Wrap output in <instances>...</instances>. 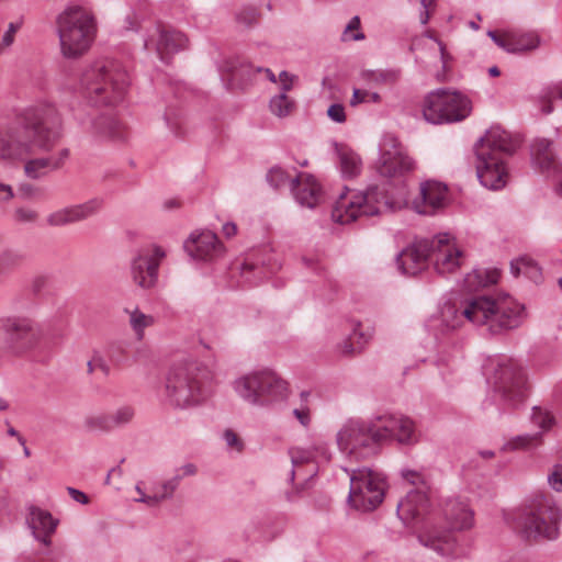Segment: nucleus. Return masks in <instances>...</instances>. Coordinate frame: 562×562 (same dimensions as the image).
<instances>
[{"label": "nucleus", "mask_w": 562, "mask_h": 562, "mask_svg": "<svg viewBox=\"0 0 562 562\" xmlns=\"http://www.w3.org/2000/svg\"><path fill=\"white\" fill-rule=\"evenodd\" d=\"M183 248L190 257L198 260H213L224 252L223 244L211 231L192 233L184 241Z\"/></svg>", "instance_id": "aec40b11"}, {"label": "nucleus", "mask_w": 562, "mask_h": 562, "mask_svg": "<svg viewBox=\"0 0 562 562\" xmlns=\"http://www.w3.org/2000/svg\"><path fill=\"white\" fill-rule=\"evenodd\" d=\"M42 327L21 315L0 317V348L7 355L22 358L36 350L42 342Z\"/></svg>", "instance_id": "f8f14e48"}, {"label": "nucleus", "mask_w": 562, "mask_h": 562, "mask_svg": "<svg viewBox=\"0 0 562 562\" xmlns=\"http://www.w3.org/2000/svg\"><path fill=\"white\" fill-rule=\"evenodd\" d=\"M60 53L67 59L83 56L95 40L98 25L94 14L81 5H69L56 19Z\"/></svg>", "instance_id": "423d86ee"}, {"label": "nucleus", "mask_w": 562, "mask_h": 562, "mask_svg": "<svg viewBox=\"0 0 562 562\" xmlns=\"http://www.w3.org/2000/svg\"><path fill=\"white\" fill-rule=\"evenodd\" d=\"M385 482L381 474L369 468L351 470L348 502L363 512L375 509L384 498Z\"/></svg>", "instance_id": "dca6fc26"}, {"label": "nucleus", "mask_w": 562, "mask_h": 562, "mask_svg": "<svg viewBox=\"0 0 562 562\" xmlns=\"http://www.w3.org/2000/svg\"><path fill=\"white\" fill-rule=\"evenodd\" d=\"M125 313L130 316L128 323L136 338L142 340L145 335V329L155 324L154 316L143 313L138 307L134 310L125 308Z\"/></svg>", "instance_id": "c9c22d12"}, {"label": "nucleus", "mask_w": 562, "mask_h": 562, "mask_svg": "<svg viewBox=\"0 0 562 562\" xmlns=\"http://www.w3.org/2000/svg\"><path fill=\"white\" fill-rule=\"evenodd\" d=\"M259 12L255 7H244L236 13L238 24L251 27L258 23Z\"/></svg>", "instance_id": "c03bdc74"}, {"label": "nucleus", "mask_w": 562, "mask_h": 562, "mask_svg": "<svg viewBox=\"0 0 562 562\" xmlns=\"http://www.w3.org/2000/svg\"><path fill=\"white\" fill-rule=\"evenodd\" d=\"M529 422L533 427L539 429L535 434H541V439L544 440V435L555 426L557 418L548 408L533 406L531 408Z\"/></svg>", "instance_id": "72a5a7b5"}, {"label": "nucleus", "mask_w": 562, "mask_h": 562, "mask_svg": "<svg viewBox=\"0 0 562 562\" xmlns=\"http://www.w3.org/2000/svg\"><path fill=\"white\" fill-rule=\"evenodd\" d=\"M269 108L276 116L285 117L295 108V102L290 99L288 94H284V92H280L271 98Z\"/></svg>", "instance_id": "58836bf2"}, {"label": "nucleus", "mask_w": 562, "mask_h": 562, "mask_svg": "<svg viewBox=\"0 0 562 562\" xmlns=\"http://www.w3.org/2000/svg\"><path fill=\"white\" fill-rule=\"evenodd\" d=\"M198 472V469L195 464L193 463H187L176 470V473H180L181 480L186 476H192L195 475Z\"/></svg>", "instance_id": "69168bd1"}, {"label": "nucleus", "mask_w": 562, "mask_h": 562, "mask_svg": "<svg viewBox=\"0 0 562 562\" xmlns=\"http://www.w3.org/2000/svg\"><path fill=\"white\" fill-rule=\"evenodd\" d=\"M103 205V200L93 198L85 203L68 206L52 213L47 222L52 226H64L67 224L83 221L97 214Z\"/></svg>", "instance_id": "4be33fe9"}, {"label": "nucleus", "mask_w": 562, "mask_h": 562, "mask_svg": "<svg viewBox=\"0 0 562 562\" xmlns=\"http://www.w3.org/2000/svg\"><path fill=\"white\" fill-rule=\"evenodd\" d=\"M234 390L251 405L268 406L286 401L288 382L271 370L246 374L234 382Z\"/></svg>", "instance_id": "9b49d317"}, {"label": "nucleus", "mask_w": 562, "mask_h": 562, "mask_svg": "<svg viewBox=\"0 0 562 562\" xmlns=\"http://www.w3.org/2000/svg\"><path fill=\"white\" fill-rule=\"evenodd\" d=\"M68 157H69V149L68 148H63L58 153L57 157H50L52 158V170L59 169L64 165V162L66 161V159Z\"/></svg>", "instance_id": "052dcab7"}, {"label": "nucleus", "mask_w": 562, "mask_h": 562, "mask_svg": "<svg viewBox=\"0 0 562 562\" xmlns=\"http://www.w3.org/2000/svg\"><path fill=\"white\" fill-rule=\"evenodd\" d=\"M380 423L349 419L337 434V443L342 452L355 459H366L378 452L382 442Z\"/></svg>", "instance_id": "4468645a"}, {"label": "nucleus", "mask_w": 562, "mask_h": 562, "mask_svg": "<svg viewBox=\"0 0 562 562\" xmlns=\"http://www.w3.org/2000/svg\"><path fill=\"white\" fill-rule=\"evenodd\" d=\"M13 198V190L10 186L0 183V201H9Z\"/></svg>", "instance_id": "338daca9"}, {"label": "nucleus", "mask_w": 562, "mask_h": 562, "mask_svg": "<svg viewBox=\"0 0 562 562\" xmlns=\"http://www.w3.org/2000/svg\"><path fill=\"white\" fill-rule=\"evenodd\" d=\"M92 132L103 138L122 140L125 138V128L122 123L110 115H99L91 122Z\"/></svg>", "instance_id": "c756f323"}, {"label": "nucleus", "mask_w": 562, "mask_h": 562, "mask_svg": "<svg viewBox=\"0 0 562 562\" xmlns=\"http://www.w3.org/2000/svg\"><path fill=\"white\" fill-rule=\"evenodd\" d=\"M266 179L268 183L274 189H279L280 187L285 186L286 183L291 186L292 180L290 176L286 173V171L278 166L272 167L268 171Z\"/></svg>", "instance_id": "37998d69"}, {"label": "nucleus", "mask_w": 562, "mask_h": 562, "mask_svg": "<svg viewBox=\"0 0 562 562\" xmlns=\"http://www.w3.org/2000/svg\"><path fill=\"white\" fill-rule=\"evenodd\" d=\"M291 190L296 202L306 207H314L321 198V186L313 176L300 173L291 180Z\"/></svg>", "instance_id": "393cba45"}, {"label": "nucleus", "mask_w": 562, "mask_h": 562, "mask_svg": "<svg viewBox=\"0 0 562 562\" xmlns=\"http://www.w3.org/2000/svg\"><path fill=\"white\" fill-rule=\"evenodd\" d=\"M442 512L450 529H442L436 526L426 527L418 533L417 538L422 546L445 557L452 554L456 549V539L452 530L461 531L472 528L474 525V513L468 503L460 498L448 499Z\"/></svg>", "instance_id": "1a4fd4ad"}, {"label": "nucleus", "mask_w": 562, "mask_h": 562, "mask_svg": "<svg viewBox=\"0 0 562 562\" xmlns=\"http://www.w3.org/2000/svg\"><path fill=\"white\" fill-rule=\"evenodd\" d=\"M402 476L412 485H419L424 482L423 475L414 470H403Z\"/></svg>", "instance_id": "4d7b16f0"}, {"label": "nucleus", "mask_w": 562, "mask_h": 562, "mask_svg": "<svg viewBox=\"0 0 562 562\" xmlns=\"http://www.w3.org/2000/svg\"><path fill=\"white\" fill-rule=\"evenodd\" d=\"M400 76L398 69L366 70L362 74L363 79L375 85H394Z\"/></svg>", "instance_id": "4c0bfd02"}, {"label": "nucleus", "mask_w": 562, "mask_h": 562, "mask_svg": "<svg viewBox=\"0 0 562 562\" xmlns=\"http://www.w3.org/2000/svg\"><path fill=\"white\" fill-rule=\"evenodd\" d=\"M25 255L18 250L8 249L0 254V272L20 267Z\"/></svg>", "instance_id": "a19ab883"}, {"label": "nucleus", "mask_w": 562, "mask_h": 562, "mask_svg": "<svg viewBox=\"0 0 562 562\" xmlns=\"http://www.w3.org/2000/svg\"><path fill=\"white\" fill-rule=\"evenodd\" d=\"M532 162L541 172L558 171L552 142L547 138H538L531 145Z\"/></svg>", "instance_id": "cd10ccee"}, {"label": "nucleus", "mask_w": 562, "mask_h": 562, "mask_svg": "<svg viewBox=\"0 0 562 562\" xmlns=\"http://www.w3.org/2000/svg\"><path fill=\"white\" fill-rule=\"evenodd\" d=\"M543 439H541V434H521L512 437L508 439L502 447V451L504 452H513V451H530L539 448L543 445Z\"/></svg>", "instance_id": "7c9ffc66"}, {"label": "nucleus", "mask_w": 562, "mask_h": 562, "mask_svg": "<svg viewBox=\"0 0 562 562\" xmlns=\"http://www.w3.org/2000/svg\"><path fill=\"white\" fill-rule=\"evenodd\" d=\"M519 146V138L501 126H492L477 139L474 145L475 168L483 187L491 190L505 187L508 173L503 157L513 155Z\"/></svg>", "instance_id": "7ed1b4c3"}, {"label": "nucleus", "mask_w": 562, "mask_h": 562, "mask_svg": "<svg viewBox=\"0 0 562 562\" xmlns=\"http://www.w3.org/2000/svg\"><path fill=\"white\" fill-rule=\"evenodd\" d=\"M80 83L90 103L114 105L124 99L130 79L117 63L98 61L82 72Z\"/></svg>", "instance_id": "0eeeda50"}, {"label": "nucleus", "mask_w": 562, "mask_h": 562, "mask_svg": "<svg viewBox=\"0 0 562 562\" xmlns=\"http://www.w3.org/2000/svg\"><path fill=\"white\" fill-rule=\"evenodd\" d=\"M226 70L233 81L246 83L256 72L265 71L271 82H276V75L270 68L254 67L250 63L239 58H229L226 61Z\"/></svg>", "instance_id": "bb28decb"}, {"label": "nucleus", "mask_w": 562, "mask_h": 562, "mask_svg": "<svg viewBox=\"0 0 562 562\" xmlns=\"http://www.w3.org/2000/svg\"><path fill=\"white\" fill-rule=\"evenodd\" d=\"M212 371L196 360L171 366L165 381L166 401L176 408H190L203 403L211 394Z\"/></svg>", "instance_id": "20e7f679"}, {"label": "nucleus", "mask_w": 562, "mask_h": 562, "mask_svg": "<svg viewBox=\"0 0 562 562\" xmlns=\"http://www.w3.org/2000/svg\"><path fill=\"white\" fill-rule=\"evenodd\" d=\"M447 186L428 180L420 183L419 195L413 201L414 209L423 215H432L442 209L447 198Z\"/></svg>", "instance_id": "412c9836"}, {"label": "nucleus", "mask_w": 562, "mask_h": 562, "mask_svg": "<svg viewBox=\"0 0 562 562\" xmlns=\"http://www.w3.org/2000/svg\"><path fill=\"white\" fill-rule=\"evenodd\" d=\"M370 335L362 333L358 327L349 335L348 338L338 345V350L344 356L359 353L368 342Z\"/></svg>", "instance_id": "e433bc0d"}, {"label": "nucleus", "mask_w": 562, "mask_h": 562, "mask_svg": "<svg viewBox=\"0 0 562 562\" xmlns=\"http://www.w3.org/2000/svg\"><path fill=\"white\" fill-rule=\"evenodd\" d=\"M499 273L496 269L482 270L474 269L464 278V288L468 291H476L480 288L487 286L497 282Z\"/></svg>", "instance_id": "f704fd0d"}, {"label": "nucleus", "mask_w": 562, "mask_h": 562, "mask_svg": "<svg viewBox=\"0 0 562 562\" xmlns=\"http://www.w3.org/2000/svg\"><path fill=\"white\" fill-rule=\"evenodd\" d=\"M166 257L160 246H148L137 250L131 260V277L134 283L143 290L156 286L161 260Z\"/></svg>", "instance_id": "a211bd4d"}, {"label": "nucleus", "mask_w": 562, "mask_h": 562, "mask_svg": "<svg viewBox=\"0 0 562 562\" xmlns=\"http://www.w3.org/2000/svg\"><path fill=\"white\" fill-rule=\"evenodd\" d=\"M442 317L452 329L467 319L475 326L485 327L490 334L497 335L519 327L526 313L525 305L508 294L497 297L476 295L468 300L461 310L454 305H447L442 311Z\"/></svg>", "instance_id": "f03ea898"}, {"label": "nucleus", "mask_w": 562, "mask_h": 562, "mask_svg": "<svg viewBox=\"0 0 562 562\" xmlns=\"http://www.w3.org/2000/svg\"><path fill=\"white\" fill-rule=\"evenodd\" d=\"M100 370L104 375L110 374V367L104 358L95 352L93 357L87 362L88 373H92L94 370Z\"/></svg>", "instance_id": "de8ad7c7"}, {"label": "nucleus", "mask_w": 562, "mask_h": 562, "mask_svg": "<svg viewBox=\"0 0 562 562\" xmlns=\"http://www.w3.org/2000/svg\"><path fill=\"white\" fill-rule=\"evenodd\" d=\"M61 137V120L54 106L27 110L23 116L0 130V160L14 164L33 154L36 146L50 150Z\"/></svg>", "instance_id": "f257e3e1"}, {"label": "nucleus", "mask_w": 562, "mask_h": 562, "mask_svg": "<svg viewBox=\"0 0 562 562\" xmlns=\"http://www.w3.org/2000/svg\"><path fill=\"white\" fill-rule=\"evenodd\" d=\"M27 524L34 538L48 547L50 544V536L55 532L58 520L48 510L32 506Z\"/></svg>", "instance_id": "b1692460"}, {"label": "nucleus", "mask_w": 562, "mask_h": 562, "mask_svg": "<svg viewBox=\"0 0 562 562\" xmlns=\"http://www.w3.org/2000/svg\"><path fill=\"white\" fill-rule=\"evenodd\" d=\"M461 256V250L451 247L450 235L443 233L407 246L397 255L396 262L403 274L416 276L427 267L428 260L431 259L438 273L445 274L454 271L460 266Z\"/></svg>", "instance_id": "39448f33"}, {"label": "nucleus", "mask_w": 562, "mask_h": 562, "mask_svg": "<svg viewBox=\"0 0 562 562\" xmlns=\"http://www.w3.org/2000/svg\"><path fill=\"white\" fill-rule=\"evenodd\" d=\"M327 115L336 123H344L346 121L345 108L340 103L331 104L327 110Z\"/></svg>", "instance_id": "864d4df0"}, {"label": "nucleus", "mask_w": 562, "mask_h": 562, "mask_svg": "<svg viewBox=\"0 0 562 562\" xmlns=\"http://www.w3.org/2000/svg\"><path fill=\"white\" fill-rule=\"evenodd\" d=\"M384 187L374 184L367 188L364 192L351 193L346 187L336 200L331 217L336 223L349 224L366 216H374L381 213L382 209H390Z\"/></svg>", "instance_id": "9d476101"}, {"label": "nucleus", "mask_w": 562, "mask_h": 562, "mask_svg": "<svg viewBox=\"0 0 562 562\" xmlns=\"http://www.w3.org/2000/svg\"><path fill=\"white\" fill-rule=\"evenodd\" d=\"M67 492L74 501H76L80 504L85 505L89 502L88 496L83 492H81L75 487H67Z\"/></svg>", "instance_id": "0e129e2a"}, {"label": "nucleus", "mask_w": 562, "mask_h": 562, "mask_svg": "<svg viewBox=\"0 0 562 562\" xmlns=\"http://www.w3.org/2000/svg\"><path fill=\"white\" fill-rule=\"evenodd\" d=\"M427 503L426 496L419 491L409 492L404 499L397 504V514L406 515L411 518L418 517Z\"/></svg>", "instance_id": "473e14b6"}, {"label": "nucleus", "mask_w": 562, "mask_h": 562, "mask_svg": "<svg viewBox=\"0 0 562 562\" xmlns=\"http://www.w3.org/2000/svg\"><path fill=\"white\" fill-rule=\"evenodd\" d=\"M135 416L134 407L124 405L119 407L111 414L91 417L87 420V425L92 429L110 431L114 428L123 427L130 424Z\"/></svg>", "instance_id": "a878e982"}, {"label": "nucleus", "mask_w": 562, "mask_h": 562, "mask_svg": "<svg viewBox=\"0 0 562 562\" xmlns=\"http://www.w3.org/2000/svg\"><path fill=\"white\" fill-rule=\"evenodd\" d=\"M166 498H161V493L160 491L157 492L156 494L154 495H143V497H137L135 498L136 502H139V503H145V504H148L150 506H154V505H157L158 503L165 501Z\"/></svg>", "instance_id": "e2e57ef3"}, {"label": "nucleus", "mask_w": 562, "mask_h": 562, "mask_svg": "<svg viewBox=\"0 0 562 562\" xmlns=\"http://www.w3.org/2000/svg\"><path fill=\"white\" fill-rule=\"evenodd\" d=\"M337 164L344 179H353L361 173L362 160L350 147L335 143Z\"/></svg>", "instance_id": "c85d7f7f"}, {"label": "nucleus", "mask_w": 562, "mask_h": 562, "mask_svg": "<svg viewBox=\"0 0 562 562\" xmlns=\"http://www.w3.org/2000/svg\"><path fill=\"white\" fill-rule=\"evenodd\" d=\"M494 398L503 409H516L526 400V375L522 368L512 359L499 358L488 378Z\"/></svg>", "instance_id": "ddd939ff"}, {"label": "nucleus", "mask_w": 562, "mask_h": 562, "mask_svg": "<svg viewBox=\"0 0 562 562\" xmlns=\"http://www.w3.org/2000/svg\"><path fill=\"white\" fill-rule=\"evenodd\" d=\"M180 482V473H175V475L171 479L165 481L160 486L161 498H171L175 491L178 488Z\"/></svg>", "instance_id": "09e8293b"}, {"label": "nucleus", "mask_w": 562, "mask_h": 562, "mask_svg": "<svg viewBox=\"0 0 562 562\" xmlns=\"http://www.w3.org/2000/svg\"><path fill=\"white\" fill-rule=\"evenodd\" d=\"M360 27V19L358 15H355L350 19V21L348 22V24L346 25L345 27V31L342 33V36H341V40L344 42L346 41H362L364 40V34L362 32H356L353 34H350L349 35V32L350 31H358Z\"/></svg>", "instance_id": "49530a36"}, {"label": "nucleus", "mask_w": 562, "mask_h": 562, "mask_svg": "<svg viewBox=\"0 0 562 562\" xmlns=\"http://www.w3.org/2000/svg\"><path fill=\"white\" fill-rule=\"evenodd\" d=\"M222 232L227 238H231L236 235L237 226L233 222L225 223L222 227Z\"/></svg>", "instance_id": "774afa93"}, {"label": "nucleus", "mask_w": 562, "mask_h": 562, "mask_svg": "<svg viewBox=\"0 0 562 562\" xmlns=\"http://www.w3.org/2000/svg\"><path fill=\"white\" fill-rule=\"evenodd\" d=\"M548 483L555 492H562V464L557 463L548 474Z\"/></svg>", "instance_id": "3c124183"}, {"label": "nucleus", "mask_w": 562, "mask_h": 562, "mask_svg": "<svg viewBox=\"0 0 562 562\" xmlns=\"http://www.w3.org/2000/svg\"><path fill=\"white\" fill-rule=\"evenodd\" d=\"M471 110L468 97L459 91L442 88L429 92L423 104V115L432 124L463 121L470 115Z\"/></svg>", "instance_id": "2eb2a0df"}, {"label": "nucleus", "mask_w": 562, "mask_h": 562, "mask_svg": "<svg viewBox=\"0 0 562 562\" xmlns=\"http://www.w3.org/2000/svg\"><path fill=\"white\" fill-rule=\"evenodd\" d=\"M381 95L378 92H369L367 90L353 89L352 97L350 99V105L357 106L363 102L379 103Z\"/></svg>", "instance_id": "a18cd8bd"}, {"label": "nucleus", "mask_w": 562, "mask_h": 562, "mask_svg": "<svg viewBox=\"0 0 562 562\" xmlns=\"http://www.w3.org/2000/svg\"><path fill=\"white\" fill-rule=\"evenodd\" d=\"M487 35L491 37V40L499 47H502L504 50L507 52L508 49V33L505 35H498L495 31H488Z\"/></svg>", "instance_id": "13d9d810"}, {"label": "nucleus", "mask_w": 562, "mask_h": 562, "mask_svg": "<svg viewBox=\"0 0 562 562\" xmlns=\"http://www.w3.org/2000/svg\"><path fill=\"white\" fill-rule=\"evenodd\" d=\"M290 456L293 467L308 462L312 459V453L310 451L300 448L290 449Z\"/></svg>", "instance_id": "603ef678"}, {"label": "nucleus", "mask_w": 562, "mask_h": 562, "mask_svg": "<svg viewBox=\"0 0 562 562\" xmlns=\"http://www.w3.org/2000/svg\"><path fill=\"white\" fill-rule=\"evenodd\" d=\"M382 429V441L389 438L396 439L400 443H413L416 441L415 426L408 417H378Z\"/></svg>", "instance_id": "5701e85b"}, {"label": "nucleus", "mask_w": 562, "mask_h": 562, "mask_svg": "<svg viewBox=\"0 0 562 562\" xmlns=\"http://www.w3.org/2000/svg\"><path fill=\"white\" fill-rule=\"evenodd\" d=\"M293 415L300 422V424L304 427H307L311 423L310 409L306 406H302L301 408H294Z\"/></svg>", "instance_id": "6e6d98bb"}, {"label": "nucleus", "mask_w": 562, "mask_h": 562, "mask_svg": "<svg viewBox=\"0 0 562 562\" xmlns=\"http://www.w3.org/2000/svg\"><path fill=\"white\" fill-rule=\"evenodd\" d=\"M562 100V83L549 87L541 95V111L543 114H550L553 111V101Z\"/></svg>", "instance_id": "79ce46f5"}, {"label": "nucleus", "mask_w": 562, "mask_h": 562, "mask_svg": "<svg viewBox=\"0 0 562 562\" xmlns=\"http://www.w3.org/2000/svg\"><path fill=\"white\" fill-rule=\"evenodd\" d=\"M15 218L20 222H32L36 218V213L30 209H18Z\"/></svg>", "instance_id": "bf43d9fd"}, {"label": "nucleus", "mask_w": 562, "mask_h": 562, "mask_svg": "<svg viewBox=\"0 0 562 562\" xmlns=\"http://www.w3.org/2000/svg\"><path fill=\"white\" fill-rule=\"evenodd\" d=\"M47 168L52 169V158H35L25 162L24 172L31 179H40Z\"/></svg>", "instance_id": "ea45409f"}, {"label": "nucleus", "mask_w": 562, "mask_h": 562, "mask_svg": "<svg viewBox=\"0 0 562 562\" xmlns=\"http://www.w3.org/2000/svg\"><path fill=\"white\" fill-rule=\"evenodd\" d=\"M18 29H19V25L15 23H10L8 25V30L5 31V33L2 36V41H1L2 47H9L13 44L14 35H15Z\"/></svg>", "instance_id": "5fc2aeb1"}, {"label": "nucleus", "mask_w": 562, "mask_h": 562, "mask_svg": "<svg viewBox=\"0 0 562 562\" xmlns=\"http://www.w3.org/2000/svg\"><path fill=\"white\" fill-rule=\"evenodd\" d=\"M540 44L538 34L533 32H510L508 33V53H524L536 49Z\"/></svg>", "instance_id": "2f4dec72"}, {"label": "nucleus", "mask_w": 562, "mask_h": 562, "mask_svg": "<svg viewBox=\"0 0 562 562\" xmlns=\"http://www.w3.org/2000/svg\"><path fill=\"white\" fill-rule=\"evenodd\" d=\"M188 45L187 36L175 29L157 26L155 34L145 40L146 49H155L164 63H168L170 56L184 49Z\"/></svg>", "instance_id": "6ab92c4d"}, {"label": "nucleus", "mask_w": 562, "mask_h": 562, "mask_svg": "<svg viewBox=\"0 0 562 562\" xmlns=\"http://www.w3.org/2000/svg\"><path fill=\"white\" fill-rule=\"evenodd\" d=\"M536 268L537 267L533 263V261L526 257L513 260L510 262V270L515 277L519 276L521 272L527 273L528 270L536 269Z\"/></svg>", "instance_id": "8fccbe9b"}, {"label": "nucleus", "mask_w": 562, "mask_h": 562, "mask_svg": "<svg viewBox=\"0 0 562 562\" xmlns=\"http://www.w3.org/2000/svg\"><path fill=\"white\" fill-rule=\"evenodd\" d=\"M561 510L542 495L536 496L514 516L515 530L526 540H555L559 536Z\"/></svg>", "instance_id": "6e6552de"}, {"label": "nucleus", "mask_w": 562, "mask_h": 562, "mask_svg": "<svg viewBox=\"0 0 562 562\" xmlns=\"http://www.w3.org/2000/svg\"><path fill=\"white\" fill-rule=\"evenodd\" d=\"M414 168V160L397 137L385 134L380 143V157L376 162L379 175L385 178H402L411 173Z\"/></svg>", "instance_id": "f3484780"}, {"label": "nucleus", "mask_w": 562, "mask_h": 562, "mask_svg": "<svg viewBox=\"0 0 562 562\" xmlns=\"http://www.w3.org/2000/svg\"><path fill=\"white\" fill-rule=\"evenodd\" d=\"M223 438L227 446L241 448V442L237 435L232 429H226L223 434Z\"/></svg>", "instance_id": "680f3d73"}]
</instances>
